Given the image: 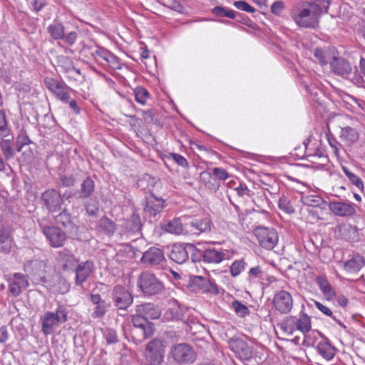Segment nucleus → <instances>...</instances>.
<instances>
[{
    "label": "nucleus",
    "mask_w": 365,
    "mask_h": 365,
    "mask_svg": "<svg viewBox=\"0 0 365 365\" xmlns=\"http://www.w3.org/2000/svg\"><path fill=\"white\" fill-rule=\"evenodd\" d=\"M324 9L317 3L300 0L292 5L290 16L300 28L316 29Z\"/></svg>",
    "instance_id": "nucleus-1"
},
{
    "label": "nucleus",
    "mask_w": 365,
    "mask_h": 365,
    "mask_svg": "<svg viewBox=\"0 0 365 365\" xmlns=\"http://www.w3.org/2000/svg\"><path fill=\"white\" fill-rule=\"evenodd\" d=\"M136 284L142 294L148 297L161 295L165 290L163 282L148 270L140 274Z\"/></svg>",
    "instance_id": "nucleus-2"
},
{
    "label": "nucleus",
    "mask_w": 365,
    "mask_h": 365,
    "mask_svg": "<svg viewBox=\"0 0 365 365\" xmlns=\"http://www.w3.org/2000/svg\"><path fill=\"white\" fill-rule=\"evenodd\" d=\"M68 320V311L63 304H58L55 312L48 311L41 317V331L48 336L53 332V329Z\"/></svg>",
    "instance_id": "nucleus-3"
},
{
    "label": "nucleus",
    "mask_w": 365,
    "mask_h": 365,
    "mask_svg": "<svg viewBox=\"0 0 365 365\" xmlns=\"http://www.w3.org/2000/svg\"><path fill=\"white\" fill-rule=\"evenodd\" d=\"M168 357L178 365H188L195 361L197 354L190 344L178 343L170 347Z\"/></svg>",
    "instance_id": "nucleus-4"
},
{
    "label": "nucleus",
    "mask_w": 365,
    "mask_h": 365,
    "mask_svg": "<svg viewBox=\"0 0 365 365\" xmlns=\"http://www.w3.org/2000/svg\"><path fill=\"white\" fill-rule=\"evenodd\" d=\"M145 365H160L165 356V346L159 339L150 341L144 351Z\"/></svg>",
    "instance_id": "nucleus-5"
},
{
    "label": "nucleus",
    "mask_w": 365,
    "mask_h": 365,
    "mask_svg": "<svg viewBox=\"0 0 365 365\" xmlns=\"http://www.w3.org/2000/svg\"><path fill=\"white\" fill-rule=\"evenodd\" d=\"M188 287L193 291L200 290L204 293L218 294L220 288L213 279L209 277L192 275L189 277Z\"/></svg>",
    "instance_id": "nucleus-6"
},
{
    "label": "nucleus",
    "mask_w": 365,
    "mask_h": 365,
    "mask_svg": "<svg viewBox=\"0 0 365 365\" xmlns=\"http://www.w3.org/2000/svg\"><path fill=\"white\" fill-rule=\"evenodd\" d=\"M110 297L114 307L120 311H126L133 303V295L125 287L117 284L113 287Z\"/></svg>",
    "instance_id": "nucleus-7"
},
{
    "label": "nucleus",
    "mask_w": 365,
    "mask_h": 365,
    "mask_svg": "<svg viewBox=\"0 0 365 365\" xmlns=\"http://www.w3.org/2000/svg\"><path fill=\"white\" fill-rule=\"evenodd\" d=\"M47 31L51 38L56 41L61 40L63 42L68 46L73 45L77 39V32L72 31L66 34V28L64 25L59 22L54 21L47 27Z\"/></svg>",
    "instance_id": "nucleus-8"
},
{
    "label": "nucleus",
    "mask_w": 365,
    "mask_h": 365,
    "mask_svg": "<svg viewBox=\"0 0 365 365\" xmlns=\"http://www.w3.org/2000/svg\"><path fill=\"white\" fill-rule=\"evenodd\" d=\"M212 220L209 216L188 217L185 218L184 227L186 232L199 235L211 230Z\"/></svg>",
    "instance_id": "nucleus-9"
},
{
    "label": "nucleus",
    "mask_w": 365,
    "mask_h": 365,
    "mask_svg": "<svg viewBox=\"0 0 365 365\" xmlns=\"http://www.w3.org/2000/svg\"><path fill=\"white\" fill-rule=\"evenodd\" d=\"M254 234L260 246L267 250L273 249L278 242V233L272 227H257Z\"/></svg>",
    "instance_id": "nucleus-10"
},
{
    "label": "nucleus",
    "mask_w": 365,
    "mask_h": 365,
    "mask_svg": "<svg viewBox=\"0 0 365 365\" xmlns=\"http://www.w3.org/2000/svg\"><path fill=\"white\" fill-rule=\"evenodd\" d=\"M140 261L145 267L158 268L164 266L166 259L161 249L151 247L143 253Z\"/></svg>",
    "instance_id": "nucleus-11"
},
{
    "label": "nucleus",
    "mask_w": 365,
    "mask_h": 365,
    "mask_svg": "<svg viewBox=\"0 0 365 365\" xmlns=\"http://www.w3.org/2000/svg\"><path fill=\"white\" fill-rule=\"evenodd\" d=\"M165 207V200L158 197L153 192L145 198L144 212L147 217L155 220L160 217V214Z\"/></svg>",
    "instance_id": "nucleus-12"
},
{
    "label": "nucleus",
    "mask_w": 365,
    "mask_h": 365,
    "mask_svg": "<svg viewBox=\"0 0 365 365\" xmlns=\"http://www.w3.org/2000/svg\"><path fill=\"white\" fill-rule=\"evenodd\" d=\"M63 196L55 189H47L42 194L41 199L43 205L50 212H54L61 210L63 203Z\"/></svg>",
    "instance_id": "nucleus-13"
},
{
    "label": "nucleus",
    "mask_w": 365,
    "mask_h": 365,
    "mask_svg": "<svg viewBox=\"0 0 365 365\" xmlns=\"http://www.w3.org/2000/svg\"><path fill=\"white\" fill-rule=\"evenodd\" d=\"M165 321H182L185 324L188 320L187 309L180 304L176 299L169 301V308L164 314Z\"/></svg>",
    "instance_id": "nucleus-14"
},
{
    "label": "nucleus",
    "mask_w": 365,
    "mask_h": 365,
    "mask_svg": "<svg viewBox=\"0 0 365 365\" xmlns=\"http://www.w3.org/2000/svg\"><path fill=\"white\" fill-rule=\"evenodd\" d=\"M45 86L52 92L56 97L63 103L68 102L70 93L68 87L63 82L51 77H46L43 80Z\"/></svg>",
    "instance_id": "nucleus-15"
},
{
    "label": "nucleus",
    "mask_w": 365,
    "mask_h": 365,
    "mask_svg": "<svg viewBox=\"0 0 365 365\" xmlns=\"http://www.w3.org/2000/svg\"><path fill=\"white\" fill-rule=\"evenodd\" d=\"M41 230L51 247H63L67 240L66 232L55 226H43Z\"/></svg>",
    "instance_id": "nucleus-16"
},
{
    "label": "nucleus",
    "mask_w": 365,
    "mask_h": 365,
    "mask_svg": "<svg viewBox=\"0 0 365 365\" xmlns=\"http://www.w3.org/2000/svg\"><path fill=\"white\" fill-rule=\"evenodd\" d=\"M56 223L61 226L71 237H76L78 235V227L76 217H73L67 210H63L55 218Z\"/></svg>",
    "instance_id": "nucleus-17"
},
{
    "label": "nucleus",
    "mask_w": 365,
    "mask_h": 365,
    "mask_svg": "<svg viewBox=\"0 0 365 365\" xmlns=\"http://www.w3.org/2000/svg\"><path fill=\"white\" fill-rule=\"evenodd\" d=\"M272 302L274 307L282 314L289 313L293 307L292 295L284 290L277 292L274 296Z\"/></svg>",
    "instance_id": "nucleus-18"
},
{
    "label": "nucleus",
    "mask_w": 365,
    "mask_h": 365,
    "mask_svg": "<svg viewBox=\"0 0 365 365\" xmlns=\"http://www.w3.org/2000/svg\"><path fill=\"white\" fill-rule=\"evenodd\" d=\"M228 344L230 349L241 360L248 361L252 358V348L243 339L234 337L229 340Z\"/></svg>",
    "instance_id": "nucleus-19"
},
{
    "label": "nucleus",
    "mask_w": 365,
    "mask_h": 365,
    "mask_svg": "<svg viewBox=\"0 0 365 365\" xmlns=\"http://www.w3.org/2000/svg\"><path fill=\"white\" fill-rule=\"evenodd\" d=\"M95 269L93 261L86 260L77 264L73 271L75 272V284L76 286H82L86 282Z\"/></svg>",
    "instance_id": "nucleus-20"
},
{
    "label": "nucleus",
    "mask_w": 365,
    "mask_h": 365,
    "mask_svg": "<svg viewBox=\"0 0 365 365\" xmlns=\"http://www.w3.org/2000/svg\"><path fill=\"white\" fill-rule=\"evenodd\" d=\"M331 71L339 76L347 78L352 72L350 63L342 57H334L330 61Z\"/></svg>",
    "instance_id": "nucleus-21"
},
{
    "label": "nucleus",
    "mask_w": 365,
    "mask_h": 365,
    "mask_svg": "<svg viewBox=\"0 0 365 365\" xmlns=\"http://www.w3.org/2000/svg\"><path fill=\"white\" fill-rule=\"evenodd\" d=\"M135 312L142 317L149 319H157L161 315V311L158 306L153 303L145 302L135 306Z\"/></svg>",
    "instance_id": "nucleus-22"
},
{
    "label": "nucleus",
    "mask_w": 365,
    "mask_h": 365,
    "mask_svg": "<svg viewBox=\"0 0 365 365\" xmlns=\"http://www.w3.org/2000/svg\"><path fill=\"white\" fill-rule=\"evenodd\" d=\"M327 206L332 213L340 217L351 216L356 212L353 204L343 201H331Z\"/></svg>",
    "instance_id": "nucleus-23"
},
{
    "label": "nucleus",
    "mask_w": 365,
    "mask_h": 365,
    "mask_svg": "<svg viewBox=\"0 0 365 365\" xmlns=\"http://www.w3.org/2000/svg\"><path fill=\"white\" fill-rule=\"evenodd\" d=\"M57 259L63 271H73L78 263V259L68 249L58 252Z\"/></svg>",
    "instance_id": "nucleus-24"
},
{
    "label": "nucleus",
    "mask_w": 365,
    "mask_h": 365,
    "mask_svg": "<svg viewBox=\"0 0 365 365\" xmlns=\"http://www.w3.org/2000/svg\"><path fill=\"white\" fill-rule=\"evenodd\" d=\"M58 66L61 69V71L68 74L69 78H73L77 80V76H81L80 69L74 66L73 62L71 58L61 55L57 58Z\"/></svg>",
    "instance_id": "nucleus-25"
},
{
    "label": "nucleus",
    "mask_w": 365,
    "mask_h": 365,
    "mask_svg": "<svg viewBox=\"0 0 365 365\" xmlns=\"http://www.w3.org/2000/svg\"><path fill=\"white\" fill-rule=\"evenodd\" d=\"M90 300L95 305L92 317L94 319L104 317L110 304L103 299L99 294L91 293L90 294Z\"/></svg>",
    "instance_id": "nucleus-26"
},
{
    "label": "nucleus",
    "mask_w": 365,
    "mask_h": 365,
    "mask_svg": "<svg viewBox=\"0 0 365 365\" xmlns=\"http://www.w3.org/2000/svg\"><path fill=\"white\" fill-rule=\"evenodd\" d=\"M188 244L174 245L170 253V258L178 264H182L188 259Z\"/></svg>",
    "instance_id": "nucleus-27"
},
{
    "label": "nucleus",
    "mask_w": 365,
    "mask_h": 365,
    "mask_svg": "<svg viewBox=\"0 0 365 365\" xmlns=\"http://www.w3.org/2000/svg\"><path fill=\"white\" fill-rule=\"evenodd\" d=\"M143 224L139 215L133 214L124 224L125 230L133 235H140Z\"/></svg>",
    "instance_id": "nucleus-28"
},
{
    "label": "nucleus",
    "mask_w": 365,
    "mask_h": 365,
    "mask_svg": "<svg viewBox=\"0 0 365 365\" xmlns=\"http://www.w3.org/2000/svg\"><path fill=\"white\" fill-rule=\"evenodd\" d=\"M154 334V329L130 327V334L133 341L138 344L150 338Z\"/></svg>",
    "instance_id": "nucleus-29"
},
{
    "label": "nucleus",
    "mask_w": 365,
    "mask_h": 365,
    "mask_svg": "<svg viewBox=\"0 0 365 365\" xmlns=\"http://www.w3.org/2000/svg\"><path fill=\"white\" fill-rule=\"evenodd\" d=\"M203 256L205 262L218 264L225 259V253L215 248H207L203 250Z\"/></svg>",
    "instance_id": "nucleus-30"
},
{
    "label": "nucleus",
    "mask_w": 365,
    "mask_h": 365,
    "mask_svg": "<svg viewBox=\"0 0 365 365\" xmlns=\"http://www.w3.org/2000/svg\"><path fill=\"white\" fill-rule=\"evenodd\" d=\"M317 349L318 353L327 360H330L335 356L336 349L327 339L325 341H319L317 344Z\"/></svg>",
    "instance_id": "nucleus-31"
},
{
    "label": "nucleus",
    "mask_w": 365,
    "mask_h": 365,
    "mask_svg": "<svg viewBox=\"0 0 365 365\" xmlns=\"http://www.w3.org/2000/svg\"><path fill=\"white\" fill-rule=\"evenodd\" d=\"M289 320H291L292 322H294L297 329L304 334L309 332L311 329V318L308 314L305 313H302L299 315V319H297L295 322L294 317H289L288 321Z\"/></svg>",
    "instance_id": "nucleus-32"
},
{
    "label": "nucleus",
    "mask_w": 365,
    "mask_h": 365,
    "mask_svg": "<svg viewBox=\"0 0 365 365\" xmlns=\"http://www.w3.org/2000/svg\"><path fill=\"white\" fill-rule=\"evenodd\" d=\"M200 178L201 182H202L205 186L213 191H217L220 186V183L219 180L215 178L214 175L208 171H202L200 174Z\"/></svg>",
    "instance_id": "nucleus-33"
},
{
    "label": "nucleus",
    "mask_w": 365,
    "mask_h": 365,
    "mask_svg": "<svg viewBox=\"0 0 365 365\" xmlns=\"http://www.w3.org/2000/svg\"><path fill=\"white\" fill-rule=\"evenodd\" d=\"M302 203L312 207H319L321 211L325 210L328 203L317 195H304L301 199Z\"/></svg>",
    "instance_id": "nucleus-34"
},
{
    "label": "nucleus",
    "mask_w": 365,
    "mask_h": 365,
    "mask_svg": "<svg viewBox=\"0 0 365 365\" xmlns=\"http://www.w3.org/2000/svg\"><path fill=\"white\" fill-rule=\"evenodd\" d=\"M364 265V258L360 255L354 256L351 259L344 263V269L350 273L359 272Z\"/></svg>",
    "instance_id": "nucleus-35"
},
{
    "label": "nucleus",
    "mask_w": 365,
    "mask_h": 365,
    "mask_svg": "<svg viewBox=\"0 0 365 365\" xmlns=\"http://www.w3.org/2000/svg\"><path fill=\"white\" fill-rule=\"evenodd\" d=\"M339 138L346 145H351L359 138V135L355 128L346 126L341 128Z\"/></svg>",
    "instance_id": "nucleus-36"
},
{
    "label": "nucleus",
    "mask_w": 365,
    "mask_h": 365,
    "mask_svg": "<svg viewBox=\"0 0 365 365\" xmlns=\"http://www.w3.org/2000/svg\"><path fill=\"white\" fill-rule=\"evenodd\" d=\"M158 182V179L152 177L150 175L144 174L140 179L138 180L137 186L141 190H148V191L151 193L153 192V188Z\"/></svg>",
    "instance_id": "nucleus-37"
},
{
    "label": "nucleus",
    "mask_w": 365,
    "mask_h": 365,
    "mask_svg": "<svg viewBox=\"0 0 365 365\" xmlns=\"http://www.w3.org/2000/svg\"><path fill=\"white\" fill-rule=\"evenodd\" d=\"M131 327L133 328L154 329L153 323L149 322L146 318L136 313V312L131 316Z\"/></svg>",
    "instance_id": "nucleus-38"
},
{
    "label": "nucleus",
    "mask_w": 365,
    "mask_h": 365,
    "mask_svg": "<svg viewBox=\"0 0 365 365\" xmlns=\"http://www.w3.org/2000/svg\"><path fill=\"white\" fill-rule=\"evenodd\" d=\"M94 187V181L90 177L86 178L81 185L78 198L85 199L89 197L93 194Z\"/></svg>",
    "instance_id": "nucleus-39"
},
{
    "label": "nucleus",
    "mask_w": 365,
    "mask_h": 365,
    "mask_svg": "<svg viewBox=\"0 0 365 365\" xmlns=\"http://www.w3.org/2000/svg\"><path fill=\"white\" fill-rule=\"evenodd\" d=\"M316 282L325 297L330 299L335 295L334 290L326 277L323 276H317L316 278Z\"/></svg>",
    "instance_id": "nucleus-40"
},
{
    "label": "nucleus",
    "mask_w": 365,
    "mask_h": 365,
    "mask_svg": "<svg viewBox=\"0 0 365 365\" xmlns=\"http://www.w3.org/2000/svg\"><path fill=\"white\" fill-rule=\"evenodd\" d=\"M183 226L180 219H173L165 222L163 227L168 232L180 235L182 232Z\"/></svg>",
    "instance_id": "nucleus-41"
},
{
    "label": "nucleus",
    "mask_w": 365,
    "mask_h": 365,
    "mask_svg": "<svg viewBox=\"0 0 365 365\" xmlns=\"http://www.w3.org/2000/svg\"><path fill=\"white\" fill-rule=\"evenodd\" d=\"M0 148L6 160H9L14 157V150L13 148V139L1 138L0 141Z\"/></svg>",
    "instance_id": "nucleus-42"
},
{
    "label": "nucleus",
    "mask_w": 365,
    "mask_h": 365,
    "mask_svg": "<svg viewBox=\"0 0 365 365\" xmlns=\"http://www.w3.org/2000/svg\"><path fill=\"white\" fill-rule=\"evenodd\" d=\"M351 232H354V227L350 225L341 224L336 226L334 228L335 237L345 240H349V234Z\"/></svg>",
    "instance_id": "nucleus-43"
},
{
    "label": "nucleus",
    "mask_w": 365,
    "mask_h": 365,
    "mask_svg": "<svg viewBox=\"0 0 365 365\" xmlns=\"http://www.w3.org/2000/svg\"><path fill=\"white\" fill-rule=\"evenodd\" d=\"M98 227L108 235H113L116 230L115 222L106 216L99 220Z\"/></svg>",
    "instance_id": "nucleus-44"
},
{
    "label": "nucleus",
    "mask_w": 365,
    "mask_h": 365,
    "mask_svg": "<svg viewBox=\"0 0 365 365\" xmlns=\"http://www.w3.org/2000/svg\"><path fill=\"white\" fill-rule=\"evenodd\" d=\"M11 248V240L9 234L0 227V253L8 254Z\"/></svg>",
    "instance_id": "nucleus-45"
},
{
    "label": "nucleus",
    "mask_w": 365,
    "mask_h": 365,
    "mask_svg": "<svg viewBox=\"0 0 365 365\" xmlns=\"http://www.w3.org/2000/svg\"><path fill=\"white\" fill-rule=\"evenodd\" d=\"M212 13L216 16L227 17L231 19H235L237 14V12L235 11L220 6L212 8Z\"/></svg>",
    "instance_id": "nucleus-46"
},
{
    "label": "nucleus",
    "mask_w": 365,
    "mask_h": 365,
    "mask_svg": "<svg viewBox=\"0 0 365 365\" xmlns=\"http://www.w3.org/2000/svg\"><path fill=\"white\" fill-rule=\"evenodd\" d=\"M342 170L348 178V179L351 181V182L359 190H363L364 183L361 178L354 173L350 169L347 167L342 166Z\"/></svg>",
    "instance_id": "nucleus-47"
},
{
    "label": "nucleus",
    "mask_w": 365,
    "mask_h": 365,
    "mask_svg": "<svg viewBox=\"0 0 365 365\" xmlns=\"http://www.w3.org/2000/svg\"><path fill=\"white\" fill-rule=\"evenodd\" d=\"M11 129L9 126L6 114L4 110H0V138L9 136Z\"/></svg>",
    "instance_id": "nucleus-48"
},
{
    "label": "nucleus",
    "mask_w": 365,
    "mask_h": 365,
    "mask_svg": "<svg viewBox=\"0 0 365 365\" xmlns=\"http://www.w3.org/2000/svg\"><path fill=\"white\" fill-rule=\"evenodd\" d=\"M247 263L244 259L235 260L230 266V274L233 277L238 276L245 269Z\"/></svg>",
    "instance_id": "nucleus-49"
},
{
    "label": "nucleus",
    "mask_w": 365,
    "mask_h": 365,
    "mask_svg": "<svg viewBox=\"0 0 365 365\" xmlns=\"http://www.w3.org/2000/svg\"><path fill=\"white\" fill-rule=\"evenodd\" d=\"M134 94L135 101L142 105L146 103L147 99L150 96L149 92L143 87H137L134 90Z\"/></svg>",
    "instance_id": "nucleus-50"
},
{
    "label": "nucleus",
    "mask_w": 365,
    "mask_h": 365,
    "mask_svg": "<svg viewBox=\"0 0 365 365\" xmlns=\"http://www.w3.org/2000/svg\"><path fill=\"white\" fill-rule=\"evenodd\" d=\"M188 255H190L191 259L193 262L204 261L203 250H200L196 248V247L192 244H188Z\"/></svg>",
    "instance_id": "nucleus-51"
},
{
    "label": "nucleus",
    "mask_w": 365,
    "mask_h": 365,
    "mask_svg": "<svg viewBox=\"0 0 365 365\" xmlns=\"http://www.w3.org/2000/svg\"><path fill=\"white\" fill-rule=\"evenodd\" d=\"M232 305L236 314L240 317H244L250 314L249 309L238 300H235Z\"/></svg>",
    "instance_id": "nucleus-52"
},
{
    "label": "nucleus",
    "mask_w": 365,
    "mask_h": 365,
    "mask_svg": "<svg viewBox=\"0 0 365 365\" xmlns=\"http://www.w3.org/2000/svg\"><path fill=\"white\" fill-rule=\"evenodd\" d=\"M279 207L287 213L291 214L294 212V208L291 205L290 200L285 196H282L279 200Z\"/></svg>",
    "instance_id": "nucleus-53"
},
{
    "label": "nucleus",
    "mask_w": 365,
    "mask_h": 365,
    "mask_svg": "<svg viewBox=\"0 0 365 365\" xmlns=\"http://www.w3.org/2000/svg\"><path fill=\"white\" fill-rule=\"evenodd\" d=\"M103 335L108 344H115L118 341L116 331L113 329H106Z\"/></svg>",
    "instance_id": "nucleus-54"
},
{
    "label": "nucleus",
    "mask_w": 365,
    "mask_h": 365,
    "mask_svg": "<svg viewBox=\"0 0 365 365\" xmlns=\"http://www.w3.org/2000/svg\"><path fill=\"white\" fill-rule=\"evenodd\" d=\"M31 143V140L26 133L19 135L16 142V148L18 152H21L24 145Z\"/></svg>",
    "instance_id": "nucleus-55"
},
{
    "label": "nucleus",
    "mask_w": 365,
    "mask_h": 365,
    "mask_svg": "<svg viewBox=\"0 0 365 365\" xmlns=\"http://www.w3.org/2000/svg\"><path fill=\"white\" fill-rule=\"evenodd\" d=\"M105 61L109 64V66L113 69H120L121 63L119 58L113 53L109 51Z\"/></svg>",
    "instance_id": "nucleus-56"
},
{
    "label": "nucleus",
    "mask_w": 365,
    "mask_h": 365,
    "mask_svg": "<svg viewBox=\"0 0 365 365\" xmlns=\"http://www.w3.org/2000/svg\"><path fill=\"white\" fill-rule=\"evenodd\" d=\"M70 289V284L66 280V279L62 277H58V287L55 289V292L59 294H65L67 293Z\"/></svg>",
    "instance_id": "nucleus-57"
},
{
    "label": "nucleus",
    "mask_w": 365,
    "mask_h": 365,
    "mask_svg": "<svg viewBox=\"0 0 365 365\" xmlns=\"http://www.w3.org/2000/svg\"><path fill=\"white\" fill-rule=\"evenodd\" d=\"M233 5L237 9L243 11L248 13H254L255 11V9L245 1H234Z\"/></svg>",
    "instance_id": "nucleus-58"
},
{
    "label": "nucleus",
    "mask_w": 365,
    "mask_h": 365,
    "mask_svg": "<svg viewBox=\"0 0 365 365\" xmlns=\"http://www.w3.org/2000/svg\"><path fill=\"white\" fill-rule=\"evenodd\" d=\"M285 9V4L283 1H274L271 6V11L276 16H280Z\"/></svg>",
    "instance_id": "nucleus-59"
},
{
    "label": "nucleus",
    "mask_w": 365,
    "mask_h": 365,
    "mask_svg": "<svg viewBox=\"0 0 365 365\" xmlns=\"http://www.w3.org/2000/svg\"><path fill=\"white\" fill-rule=\"evenodd\" d=\"M263 271L259 266L251 268L248 272L249 280L252 281L255 279H262Z\"/></svg>",
    "instance_id": "nucleus-60"
},
{
    "label": "nucleus",
    "mask_w": 365,
    "mask_h": 365,
    "mask_svg": "<svg viewBox=\"0 0 365 365\" xmlns=\"http://www.w3.org/2000/svg\"><path fill=\"white\" fill-rule=\"evenodd\" d=\"M212 174L214 175L215 178L219 180L220 182V180H225L229 178V173L227 171L222 168H215L212 170Z\"/></svg>",
    "instance_id": "nucleus-61"
},
{
    "label": "nucleus",
    "mask_w": 365,
    "mask_h": 365,
    "mask_svg": "<svg viewBox=\"0 0 365 365\" xmlns=\"http://www.w3.org/2000/svg\"><path fill=\"white\" fill-rule=\"evenodd\" d=\"M59 182L62 187H71L74 185L75 180L72 175H59Z\"/></svg>",
    "instance_id": "nucleus-62"
},
{
    "label": "nucleus",
    "mask_w": 365,
    "mask_h": 365,
    "mask_svg": "<svg viewBox=\"0 0 365 365\" xmlns=\"http://www.w3.org/2000/svg\"><path fill=\"white\" fill-rule=\"evenodd\" d=\"M170 158L180 166L187 168L188 163L187 160L181 155L172 153L170 154Z\"/></svg>",
    "instance_id": "nucleus-63"
},
{
    "label": "nucleus",
    "mask_w": 365,
    "mask_h": 365,
    "mask_svg": "<svg viewBox=\"0 0 365 365\" xmlns=\"http://www.w3.org/2000/svg\"><path fill=\"white\" fill-rule=\"evenodd\" d=\"M14 282L21 285L23 287H26L29 286V282L26 279L24 274L21 273H15L14 274Z\"/></svg>",
    "instance_id": "nucleus-64"
}]
</instances>
